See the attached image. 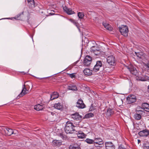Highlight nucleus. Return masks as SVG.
Segmentation results:
<instances>
[{"label":"nucleus","instance_id":"f257e3e1","mask_svg":"<svg viewBox=\"0 0 149 149\" xmlns=\"http://www.w3.org/2000/svg\"><path fill=\"white\" fill-rule=\"evenodd\" d=\"M74 126L73 123L70 121H67L64 128L65 132L67 133H72L75 130Z\"/></svg>","mask_w":149,"mask_h":149},{"label":"nucleus","instance_id":"f03ea898","mask_svg":"<svg viewBox=\"0 0 149 149\" xmlns=\"http://www.w3.org/2000/svg\"><path fill=\"white\" fill-rule=\"evenodd\" d=\"M119 30L121 34L125 37L128 36V33L129 31L128 28L127 26L122 25L119 27Z\"/></svg>","mask_w":149,"mask_h":149},{"label":"nucleus","instance_id":"7ed1b4c3","mask_svg":"<svg viewBox=\"0 0 149 149\" xmlns=\"http://www.w3.org/2000/svg\"><path fill=\"white\" fill-rule=\"evenodd\" d=\"M29 88H28V86H26L24 84L22 87V89L19 95L17 97V98L19 99L28 93Z\"/></svg>","mask_w":149,"mask_h":149},{"label":"nucleus","instance_id":"20e7f679","mask_svg":"<svg viewBox=\"0 0 149 149\" xmlns=\"http://www.w3.org/2000/svg\"><path fill=\"white\" fill-rule=\"evenodd\" d=\"M92 61L91 57L87 55L85 57L83 61V64L86 66H88L91 64Z\"/></svg>","mask_w":149,"mask_h":149},{"label":"nucleus","instance_id":"39448f33","mask_svg":"<svg viewBox=\"0 0 149 149\" xmlns=\"http://www.w3.org/2000/svg\"><path fill=\"white\" fill-rule=\"evenodd\" d=\"M136 100V97L133 95H130L127 98V102L129 104L133 103L135 102Z\"/></svg>","mask_w":149,"mask_h":149},{"label":"nucleus","instance_id":"423d86ee","mask_svg":"<svg viewBox=\"0 0 149 149\" xmlns=\"http://www.w3.org/2000/svg\"><path fill=\"white\" fill-rule=\"evenodd\" d=\"M107 62L111 65H114L115 63V57L113 55L108 56L107 58Z\"/></svg>","mask_w":149,"mask_h":149},{"label":"nucleus","instance_id":"0eeeda50","mask_svg":"<svg viewBox=\"0 0 149 149\" xmlns=\"http://www.w3.org/2000/svg\"><path fill=\"white\" fill-rule=\"evenodd\" d=\"M102 64L100 61H98L96 62V65L94 66L93 71L95 72H97L99 71L100 68L102 66Z\"/></svg>","mask_w":149,"mask_h":149},{"label":"nucleus","instance_id":"6e6552de","mask_svg":"<svg viewBox=\"0 0 149 149\" xmlns=\"http://www.w3.org/2000/svg\"><path fill=\"white\" fill-rule=\"evenodd\" d=\"M76 106L79 108L83 109L85 107V105L81 99H79L77 103Z\"/></svg>","mask_w":149,"mask_h":149},{"label":"nucleus","instance_id":"1a4fd4ad","mask_svg":"<svg viewBox=\"0 0 149 149\" xmlns=\"http://www.w3.org/2000/svg\"><path fill=\"white\" fill-rule=\"evenodd\" d=\"M138 134L141 136L147 137L149 135V131L147 130H144L139 132Z\"/></svg>","mask_w":149,"mask_h":149},{"label":"nucleus","instance_id":"9d476101","mask_svg":"<svg viewBox=\"0 0 149 149\" xmlns=\"http://www.w3.org/2000/svg\"><path fill=\"white\" fill-rule=\"evenodd\" d=\"M105 147L106 149H115V146L111 142H106Z\"/></svg>","mask_w":149,"mask_h":149},{"label":"nucleus","instance_id":"9b49d317","mask_svg":"<svg viewBox=\"0 0 149 149\" xmlns=\"http://www.w3.org/2000/svg\"><path fill=\"white\" fill-rule=\"evenodd\" d=\"M71 118L75 120H79L81 118V116L78 113H76L71 115Z\"/></svg>","mask_w":149,"mask_h":149},{"label":"nucleus","instance_id":"f8f14e48","mask_svg":"<svg viewBox=\"0 0 149 149\" xmlns=\"http://www.w3.org/2000/svg\"><path fill=\"white\" fill-rule=\"evenodd\" d=\"M91 52L93 53L96 55H97L100 53V50L97 49L96 47L93 46L91 48Z\"/></svg>","mask_w":149,"mask_h":149},{"label":"nucleus","instance_id":"ddd939ff","mask_svg":"<svg viewBox=\"0 0 149 149\" xmlns=\"http://www.w3.org/2000/svg\"><path fill=\"white\" fill-rule=\"evenodd\" d=\"M94 141V143H96V144H98V145H101L104 143L102 139L99 137L95 138Z\"/></svg>","mask_w":149,"mask_h":149},{"label":"nucleus","instance_id":"4468645a","mask_svg":"<svg viewBox=\"0 0 149 149\" xmlns=\"http://www.w3.org/2000/svg\"><path fill=\"white\" fill-rule=\"evenodd\" d=\"M63 8L64 11L68 15H71L74 13L71 9L69 8L66 6L64 7Z\"/></svg>","mask_w":149,"mask_h":149},{"label":"nucleus","instance_id":"2eb2a0df","mask_svg":"<svg viewBox=\"0 0 149 149\" xmlns=\"http://www.w3.org/2000/svg\"><path fill=\"white\" fill-rule=\"evenodd\" d=\"M4 131L5 134L8 136H10L13 133V130L12 129L8 128L4 129Z\"/></svg>","mask_w":149,"mask_h":149},{"label":"nucleus","instance_id":"dca6fc26","mask_svg":"<svg viewBox=\"0 0 149 149\" xmlns=\"http://www.w3.org/2000/svg\"><path fill=\"white\" fill-rule=\"evenodd\" d=\"M93 71L88 68H85L83 70L84 74L86 76H90L92 74Z\"/></svg>","mask_w":149,"mask_h":149},{"label":"nucleus","instance_id":"f3484780","mask_svg":"<svg viewBox=\"0 0 149 149\" xmlns=\"http://www.w3.org/2000/svg\"><path fill=\"white\" fill-rule=\"evenodd\" d=\"M54 107L58 110H62L63 109V105L60 103H58L54 104Z\"/></svg>","mask_w":149,"mask_h":149},{"label":"nucleus","instance_id":"a211bd4d","mask_svg":"<svg viewBox=\"0 0 149 149\" xmlns=\"http://www.w3.org/2000/svg\"><path fill=\"white\" fill-rule=\"evenodd\" d=\"M128 69L130 70V73L134 75H136L138 74V72L136 68L131 67L130 68H128Z\"/></svg>","mask_w":149,"mask_h":149},{"label":"nucleus","instance_id":"6ab92c4d","mask_svg":"<svg viewBox=\"0 0 149 149\" xmlns=\"http://www.w3.org/2000/svg\"><path fill=\"white\" fill-rule=\"evenodd\" d=\"M77 137L78 138L83 139L85 138L86 135L83 132L79 131L77 133Z\"/></svg>","mask_w":149,"mask_h":149},{"label":"nucleus","instance_id":"aec40b11","mask_svg":"<svg viewBox=\"0 0 149 149\" xmlns=\"http://www.w3.org/2000/svg\"><path fill=\"white\" fill-rule=\"evenodd\" d=\"M114 113V111L113 109L109 108L107 109L106 115L107 117H109L112 115Z\"/></svg>","mask_w":149,"mask_h":149},{"label":"nucleus","instance_id":"412c9836","mask_svg":"<svg viewBox=\"0 0 149 149\" xmlns=\"http://www.w3.org/2000/svg\"><path fill=\"white\" fill-rule=\"evenodd\" d=\"M58 93L56 92H53L52 94L51 95L50 100H52L56 99L58 97Z\"/></svg>","mask_w":149,"mask_h":149},{"label":"nucleus","instance_id":"4be33fe9","mask_svg":"<svg viewBox=\"0 0 149 149\" xmlns=\"http://www.w3.org/2000/svg\"><path fill=\"white\" fill-rule=\"evenodd\" d=\"M142 108L145 111L149 112V104L147 103H143L142 104Z\"/></svg>","mask_w":149,"mask_h":149},{"label":"nucleus","instance_id":"5701e85b","mask_svg":"<svg viewBox=\"0 0 149 149\" xmlns=\"http://www.w3.org/2000/svg\"><path fill=\"white\" fill-rule=\"evenodd\" d=\"M44 107V106L43 105H40V104L36 105L34 107V109L37 111L42 110Z\"/></svg>","mask_w":149,"mask_h":149},{"label":"nucleus","instance_id":"b1692460","mask_svg":"<svg viewBox=\"0 0 149 149\" xmlns=\"http://www.w3.org/2000/svg\"><path fill=\"white\" fill-rule=\"evenodd\" d=\"M102 24L104 27L107 29L109 31H111L112 30V28L111 26L109 24L106 22H103L102 23Z\"/></svg>","mask_w":149,"mask_h":149},{"label":"nucleus","instance_id":"393cba45","mask_svg":"<svg viewBox=\"0 0 149 149\" xmlns=\"http://www.w3.org/2000/svg\"><path fill=\"white\" fill-rule=\"evenodd\" d=\"M53 145L54 146H59L61 145V141L59 140H54L52 142Z\"/></svg>","mask_w":149,"mask_h":149},{"label":"nucleus","instance_id":"a878e982","mask_svg":"<svg viewBox=\"0 0 149 149\" xmlns=\"http://www.w3.org/2000/svg\"><path fill=\"white\" fill-rule=\"evenodd\" d=\"M27 1L30 7H35V2L34 0H27Z\"/></svg>","mask_w":149,"mask_h":149},{"label":"nucleus","instance_id":"bb28decb","mask_svg":"<svg viewBox=\"0 0 149 149\" xmlns=\"http://www.w3.org/2000/svg\"><path fill=\"white\" fill-rule=\"evenodd\" d=\"M68 89L70 90L76 91L77 90V87L75 85H71L68 86Z\"/></svg>","mask_w":149,"mask_h":149},{"label":"nucleus","instance_id":"cd10ccee","mask_svg":"<svg viewBox=\"0 0 149 149\" xmlns=\"http://www.w3.org/2000/svg\"><path fill=\"white\" fill-rule=\"evenodd\" d=\"M94 114L91 113H88L86 114L84 117L85 118H89L91 117H93L94 116Z\"/></svg>","mask_w":149,"mask_h":149},{"label":"nucleus","instance_id":"c85d7f7f","mask_svg":"<svg viewBox=\"0 0 149 149\" xmlns=\"http://www.w3.org/2000/svg\"><path fill=\"white\" fill-rule=\"evenodd\" d=\"M77 15L79 18L81 19L83 18L84 15L83 12H79L77 13Z\"/></svg>","mask_w":149,"mask_h":149},{"label":"nucleus","instance_id":"c756f323","mask_svg":"<svg viewBox=\"0 0 149 149\" xmlns=\"http://www.w3.org/2000/svg\"><path fill=\"white\" fill-rule=\"evenodd\" d=\"M134 117L137 120H139L141 118V115L140 114H139L138 113L135 114L134 115Z\"/></svg>","mask_w":149,"mask_h":149},{"label":"nucleus","instance_id":"7c9ffc66","mask_svg":"<svg viewBox=\"0 0 149 149\" xmlns=\"http://www.w3.org/2000/svg\"><path fill=\"white\" fill-rule=\"evenodd\" d=\"M85 141L88 143L91 144L94 143V140L90 139L88 138L86 139L85 140Z\"/></svg>","mask_w":149,"mask_h":149},{"label":"nucleus","instance_id":"2f4dec72","mask_svg":"<svg viewBox=\"0 0 149 149\" xmlns=\"http://www.w3.org/2000/svg\"><path fill=\"white\" fill-rule=\"evenodd\" d=\"M24 13V12H22V13H19L15 17V18L17 19H20L21 16L22 15H23Z\"/></svg>","mask_w":149,"mask_h":149},{"label":"nucleus","instance_id":"473e14b6","mask_svg":"<svg viewBox=\"0 0 149 149\" xmlns=\"http://www.w3.org/2000/svg\"><path fill=\"white\" fill-rule=\"evenodd\" d=\"M96 106L94 105L93 104H92L89 108V110L90 111H92L96 109Z\"/></svg>","mask_w":149,"mask_h":149},{"label":"nucleus","instance_id":"72a5a7b5","mask_svg":"<svg viewBox=\"0 0 149 149\" xmlns=\"http://www.w3.org/2000/svg\"><path fill=\"white\" fill-rule=\"evenodd\" d=\"M69 20L72 23H73L75 25H76L77 26V25L78 24V23L75 20L71 19H69Z\"/></svg>","mask_w":149,"mask_h":149},{"label":"nucleus","instance_id":"f704fd0d","mask_svg":"<svg viewBox=\"0 0 149 149\" xmlns=\"http://www.w3.org/2000/svg\"><path fill=\"white\" fill-rule=\"evenodd\" d=\"M70 149H79L78 146H70L69 147Z\"/></svg>","mask_w":149,"mask_h":149},{"label":"nucleus","instance_id":"c9c22d12","mask_svg":"<svg viewBox=\"0 0 149 149\" xmlns=\"http://www.w3.org/2000/svg\"><path fill=\"white\" fill-rule=\"evenodd\" d=\"M71 78H74L75 76V73H73L72 74H68Z\"/></svg>","mask_w":149,"mask_h":149},{"label":"nucleus","instance_id":"e433bc0d","mask_svg":"<svg viewBox=\"0 0 149 149\" xmlns=\"http://www.w3.org/2000/svg\"><path fill=\"white\" fill-rule=\"evenodd\" d=\"M59 136L63 139L65 138V136L63 135L62 133H60Z\"/></svg>","mask_w":149,"mask_h":149},{"label":"nucleus","instance_id":"4c0bfd02","mask_svg":"<svg viewBox=\"0 0 149 149\" xmlns=\"http://www.w3.org/2000/svg\"><path fill=\"white\" fill-rule=\"evenodd\" d=\"M136 112L137 113H138L139 114H142L144 113V111L140 110H136Z\"/></svg>","mask_w":149,"mask_h":149},{"label":"nucleus","instance_id":"58836bf2","mask_svg":"<svg viewBox=\"0 0 149 149\" xmlns=\"http://www.w3.org/2000/svg\"><path fill=\"white\" fill-rule=\"evenodd\" d=\"M144 149H149V146H148L146 145H145L144 146Z\"/></svg>","mask_w":149,"mask_h":149},{"label":"nucleus","instance_id":"ea45409f","mask_svg":"<svg viewBox=\"0 0 149 149\" xmlns=\"http://www.w3.org/2000/svg\"><path fill=\"white\" fill-rule=\"evenodd\" d=\"M118 149H126L125 148L123 147L122 146H119Z\"/></svg>","mask_w":149,"mask_h":149},{"label":"nucleus","instance_id":"a19ab883","mask_svg":"<svg viewBox=\"0 0 149 149\" xmlns=\"http://www.w3.org/2000/svg\"><path fill=\"white\" fill-rule=\"evenodd\" d=\"M136 55L137 56V57H138L139 58H141V56H140V54H139L138 53H136Z\"/></svg>","mask_w":149,"mask_h":149},{"label":"nucleus","instance_id":"79ce46f5","mask_svg":"<svg viewBox=\"0 0 149 149\" xmlns=\"http://www.w3.org/2000/svg\"><path fill=\"white\" fill-rule=\"evenodd\" d=\"M47 77H44V78H39V77H37V78L39 79H44L47 78Z\"/></svg>","mask_w":149,"mask_h":149},{"label":"nucleus","instance_id":"37998d69","mask_svg":"<svg viewBox=\"0 0 149 149\" xmlns=\"http://www.w3.org/2000/svg\"><path fill=\"white\" fill-rule=\"evenodd\" d=\"M100 145H98V144H96V143H95L94 146L96 147H100Z\"/></svg>","mask_w":149,"mask_h":149},{"label":"nucleus","instance_id":"c03bdc74","mask_svg":"<svg viewBox=\"0 0 149 149\" xmlns=\"http://www.w3.org/2000/svg\"><path fill=\"white\" fill-rule=\"evenodd\" d=\"M21 72L22 73H24L23 74H26L27 73V72Z\"/></svg>","mask_w":149,"mask_h":149},{"label":"nucleus","instance_id":"a18cd8bd","mask_svg":"<svg viewBox=\"0 0 149 149\" xmlns=\"http://www.w3.org/2000/svg\"><path fill=\"white\" fill-rule=\"evenodd\" d=\"M138 143H140L141 142L140 140L139 139H138Z\"/></svg>","mask_w":149,"mask_h":149},{"label":"nucleus","instance_id":"49530a36","mask_svg":"<svg viewBox=\"0 0 149 149\" xmlns=\"http://www.w3.org/2000/svg\"><path fill=\"white\" fill-rule=\"evenodd\" d=\"M147 67L148 68H149V63L147 64Z\"/></svg>","mask_w":149,"mask_h":149},{"label":"nucleus","instance_id":"de8ad7c7","mask_svg":"<svg viewBox=\"0 0 149 149\" xmlns=\"http://www.w3.org/2000/svg\"><path fill=\"white\" fill-rule=\"evenodd\" d=\"M42 81V82H45V81Z\"/></svg>","mask_w":149,"mask_h":149}]
</instances>
